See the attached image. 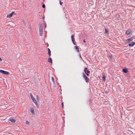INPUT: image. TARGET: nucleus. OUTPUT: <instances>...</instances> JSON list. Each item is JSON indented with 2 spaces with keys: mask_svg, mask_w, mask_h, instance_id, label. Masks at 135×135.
Segmentation results:
<instances>
[{
  "mask_svg": "<svg viewBox=\"0 0 135 135\" xmlns=\"http://www.w3.org/2000/svg\"><path fill=\"white\" fill-rule=\"evenodd\" d=\"M32 100L33 102L36 105V107L37 108H38V103H37L36 102V100L35 98H33L32 99H31Z\"/></svg>",
  "mask_w": 135,
  "mask_h": 135,
  "instance_id": "f257e3e1",
  "label": "nucleus"
},
{
  "mask_svg": "<svg viewBox=\"0 0 135 135\" xmlns=\"http://www.w3.org/2000/svg\"><path fill=\"white\" fill-rule=\"evenodd\" d=\"M0 72L6 75H8L9 74V73L8 72L2 70H0Z\"/></svg>",
  "mask_w": 135,
  "mask_h": 135,
  "instance_id": "f03ea898",
  "label": "nucleus"
},
{
  "mask_svg": "<svg viewBox=\"0 0 135 135\" xmlns=\"http://www.w3.org/2000/svg\"><path fill=\"white\" fill-rule=\"evenodd\" d=\"M83 76L84 78L86 81V82H88L89 80V78L88 77H87L85 75L84 73H83Z\"/></svg>",
  "mask_w": 135,
  "mask_h": 135,
  "instance_id": "7ed1b4c3",
  "label": "nucleus"
},
{
  "mask_svg": "<svg viewBox=\"0 0 135 135\" xmlns=\"http://www.w3.org/2000/svg\"><path fill=\"white\" fill-rule=\"evenodd\" d=\"M132 32L131 30V29H129L127 30L126 31V33L127 35H128L130 34Z\"/></svg>",
  "mask_w": 135,
  "mask_h": 135,
  "instance_id": "20e7f679",
  "label": "nucleus"
},
{
  "mask_svg": "<svg viewBox=\"0 0 135 135\" xmlns=\"http://www.w3.org/2000/svg\"><path fill=\"white\" fill-rule=\"evenodd\" d=\"M71 40L72 41V42L75 45H76V44H75V39L74 38V36L73 35H72L71 36Z\"/></svg>",
  "mask_w": 135,
  "mask_h": 135,
  "instance_id": "39448f33",
  "label": "nucleus"
},
{
  "mask_svg": "<svg viewBox=\"0 0 135 135\" xmlns=\"http://www.w3.org/2000/svg\"><path fill=\"white\" fill-rule=\"evenodd\" d=\"M134 39V37H131L129 38L127 40H126L127 42H130L131 41H132L133 39Z\"/></svg>",
  "mask_w": 135,
  "mask_h": 135,
  "instance_id": "423d86ee",
  "label": "nucleus"
},
{
  "mask_svg": "<svg viewBox=\"0 0 135 135\" xmlns=\"http://www.w3.org/2000/svg\"><path fill=\"white\" fill-rule=\"evenodd\" d=\"M135 45V42H133L131 43H130L128 44L129 46L132 47L133 46Z\"/></svg>",
  "mask_w": 135,
  "mask_h": 135,
  "instance_id": "0eeeda50",
  "label": "nucleus"
},
{
  "mask_svg": "<svg viewBox=\"0 0 135 135\" xmlns=\"http://www.w3.org/2000/svg\"><path fill=\"white\" fill-rule=\"evenodd\" d=\"M15 12H12L9 15H8L7 16V17H8V18H11L13 14Z\"/></svg>",
  "mask_w": 135,
  "mask_h": 135,
  "instance_id": "6e6552de",
  "label": "nucleus"
},
{
  "mask_svg": "<svg viewBox=\"0 0 135 135\" xmlns=\"http://www.w3.org/2000/svg\"><path fill=\"white\" fill-rule=\"evenodd\" d=\"M84 71L85 74H86V73H90V71L88 70L87 68H85Z\"/></svg>",
  "mask_w": 135,
  "mask_h": 135,
  "instance_id": "1a4fd4ad",
  "label": "nucleus"
},
{
  "mask_svg": "<svg viewBox=\"0 0 135 135\" xmlns=\"http://www.w3.org/2000/svg\"><path fill=\"white\" fill-rule=\"evenodd\" d=\"M39 32H43V28L42 27L40 26L39 28Z\"/></svg>",
  "mask_w": 135,
  "mask_h": 135,
  "instance_id": "9d476101",
  "label": "nucleus"
},
{
  "mask_svg": "<svg viewBox=\"0 0 135 135\" xmlns=\"http://www.w3.org/2000/svg\"><path fill=\"white\" fill-rule=\"evenodd\" d=\"M48 54L49 56H51V51H50V50L49 48H48Z\"/></svg>",
  "mask_w": 135,
  "mask_h": 135,
  "instance_id": "9b49d317",
  "label": "nucleus"
},
{
  "mask_svg": "<svg viewBox=\"0 0 135 135\" xmlns=\"http://www.w3.org/2000/svg\"><path fill=\"white\" fill-rule=\"evenodd\" d=\"M127 70L126 69H123V73H127Z\"/></svg>",
  "mask_w": 135,
  "mask_h": 135,
  "instance_id": "f8f14e48",
  "label": "nucleus"
},
{
  "mask_svg": "<svg viewBox=\"0 0 135 135\" xmlns=\"http://www.w3.org/2000/svg\"><path fill=\"white\" fill-rule=\"evenodd\" d=\"M48 61V62L50 63H52V59L51 57H50Z\"/></svg>",
  "mask_w": 135,
  "mask_h": 135,
  "instance_id": "ddd939ff",
  "label": "nucleus"
},
{
  "mask_svg": "<svg viewBox=\"0 0 135 135\" xmlns=\"http://www.w3.org/2000/svg\"><path fill=\"white\" fill-rule=\"evenodd\" d=\"M30 111L33 115H34L35 114V113H34V111L33 109H31V110Z\"/></svg>",
  "mask_w": 135,
  "mask_h": 135,
  "instance_id": "4468645a",
  "label": "nucleus"
},
{
  "mask_svg": "<svg viewBox=\"0 0 135 135\" xmlns=\"http://www.w3.org/2000/svg\"><path fill=\"white\" fill-rule=\"evenodd\" d=\"M9 120L12 122L14 123L16 122V120L13 119H10Z\"/></svg>",
  "mask_w": 135,
  "mask_h": 135,
  "instance_id": "2eb2a0df",
  "label": "nucleus"
},
{
  "mask_svg": "<svg viewBox=\"0 0 135 135\" xmlns=\"http://www.w3.org/2000/svg\"><path fill=\"white\" fill-rule=\"evenodd\" d=\"M75 48L76 50L78 52L79 51V49L78 48V47L77 46H75L74 47Z\"/></svg>",
  "mask_w": 135,
  "mask_h": 135,
  "instance_id": "dca6fc26",
  "label": "nucleus"
},
{
  "mask_svg": "<svg viewBox=\"0 0 135 135\" xmlns=\"http://www.w3.org/2000/svg\"><path fill=\"white\" fill-rule=\"evenodd\" d=\"M29 95H30V97H31V99H32L33 98H34L33 95H32V94L31 93H30V94H29Z\"/></svg>",
  "mask_w": 135,
  "mask_h": 135,
  "instance_id": "f3484780",
  "label": "nucleus"
},
{
  "mask_svg": "<svg viewBox=\"0 0 135 135\" xmlns=\"http://www.w3.org/2000/svg\"><path fill=\"white\" fill-rule=\"evenodd\" d=\"M102 79L103 80L105 81V76H104L102 77Z\"/></svg>",
  "mask_w": 135,
  "mask_h": 135,
  "instance_id": "a211bd4d",
  "label": "nucleus"
},
{
  "mask_svg": "<svg viewBox=\"0 0 135 135\" xmlns=\"http://www.w3.org/2000/svg\"><path fill=\"white\" fill-rule=\"evenodd\" d=\"M43 32H39V34L40 36H42V35Z\"/></svg>",
  "mask_w": 135,
  "mask_h": 135,
  "instance_id": "6ab92c4d",
  "label": "nucleus"
},
{
  "mask_svg": "<svg viewBox=\"0 0 135 135\" xmlns=\"http://www.w3.org/2000/svg\"><path fill=\"white\" fill-rule=\"evenodd\" d=\"M26 123L27 124L29 125V122L28 121H26Z\"/></svg>",
  "mask_w": 135,
  "mask_h": 135,
  "instance_id": "aec40b11",
  "label": "nucleus"
},
{
  "mask_svg": "<svg viewBox=\"0 0 135 135\" xmlns=\"http://www.w3.org/2000/svg\"><path fill=\"white\" fill-rule=\"evenodd\" d=\"M105 32L106 33H107L108 32V30L107 29L105 28Z\"/></svg>",
  "mask_w": 135,
  "mask_h": 135,
  "instance_id": "412c9836",
  "label": "nucleus"
},
{
  "mask_svg": "<svg viewBox=\"0 0 135 135\" xmlns=\"http://www.w3.org/2000/svg\"><path fill=\"white\" fill-rule=\"evenodd\" d=\"M52 80L53 82L55 83V82L54 81V79L53 77H52Z\"/></svg>",
  "mask_w": 135,
  "mask_h": 135,
  "instance_id": "4be33fe9",
  "label": "nucleus"
},
{
  "mask_svg": "<svg viewBox=\"0 0 135 135\" xmlns=\"http://www.w3.org/2000/svg\"><path fill=\"white\" fill-rule=\"evenodd\" d=\"M42 7L43 8H44L45 7V4H44L42 5Z\"/></svg>",
  "mask_w": 135,
  "mask_h": 135,
  "instance_id": "5701e85b",
  "label": "nucleus"
},
{
  "mask_svg": "<svg viewBox=\"0 0 135 135\" xmlns=\"http://www.w3.org/2000/svg\"><path fill=\"white\" fill-rule=\"evenodd\" d=\"M60 4L61 5H62V2H61V1H60Z\"/></svg>",
  "mask_w": 135,
  "mask_h": 135,
  "instance_id": "b1692460",
  "label": "nucleus"
},
{
  "mask_svg": "<svg viewBox=\"0 0 135 135\" xmlns=\"http://www.w3.org/2000/svg\"><path fill=\"white\" fill-rule=\"evenodd\" d=\"M109 57L110 58L112 59V55H109Z\"/></svg>",
  "mask_w": 135,
  "mask_h": 135,
  "instance_id": "393cba45",
  "label": "nucleus"
},
{
  "mask_svg": "<svg viewBox=\"0 0 135 135\" xmlns=\"http://www.w3.org/2000/svg\"><path fill=\"white\" fill-rule=\"evenodd\" d=\"M61 104L62 105V108H63V106H64V105H63V103H61Z\"/></svg>",
  "mask_w": 135,
  "mask_h": 135,
  "instance_id": "a878e982",
  "label": "nucleus"
},
{
  "mask_svg": "<svg viewBox=\"0 0 135 135\" xmlns=\"http://www.w3.org/2000/svg\"><path fill=\"white\" fill-rule=\"evenodd\" d=\"M39 99V98L37 96V100H38V99Z\"/></svg>",
  "mask_w": 135,
  "mask_h": 135,
  "instance_id": "bb28decb",
  "label": "nucleus"
},
{
  "mask_svg": "<svg viewBox=\"0 0 135 135\" xmlns=\"http://www.w3.org/2000/svg\"><path fill=\"white\" fill-rule=\"evenodd\" d=\"M2 61V59L1 58H0V61Z\"/></svg>",
  "mask_w": 135,
  "mask_h": 135,
  "instance_id": "cd10ccee",
  "label": "nucleus"
},
{
  "mask_svg": "<svg viewBox=\"0 0 135 135\" xmlns=\"http://www.w3.org/2000/svg\"><path fill=\"white\" fill-rule=\"evenodd\" d=\"M88 73H86V75H87V76H88V75H89V74H88Z\"/></svg>",
  "mask_w": 135,
  "mask_h": 135,
  "instance_id": "c85d7f7f",
  "label": "nucleus"
},
{
  "mask_svg": "<svg viewBox=\"0 0 135 135\" xmlns=\"http://www.w3.org/2000/svg\"><path fill=\"white\" fill-rule=\"evenodd\" d=\"M45 18V17H42V19H44Z\"/></svg>",
  "mask_w": 135,
  "mask_h": 135,
  "instance_id": "c756f323",
  "label": "nucleus"
},
{
  "mask_svg": "<svg viewBox=\"0 0 135 135\" xmlns=\"http://www.w3.org/2000/svg\"><path fill=\"white\" fill-rule=\"evenodd\" d=\"M84 41V42H85V40H84V41Z\"/></svg>",
  "mask_w": 135,
  "mask_h": 135,
  "instance_id": "7c9ffc66",
  "label": "nucleus"
},
{
  "mask_svg": "<svg viewBox=\"0 0 135 135\" xmlns=\"http://www.w3.org/2000/svg\"><path fill=\"white\" fill-rule=\"evenodd\" d=\"M22 22H24V21H23V20H22Z\"/></svg>",
  "mask_w": 135,
  "mask_h": 135,
  "instance_id": "2f4dec72",
  "label": "nucleus"
}]
</instances>
